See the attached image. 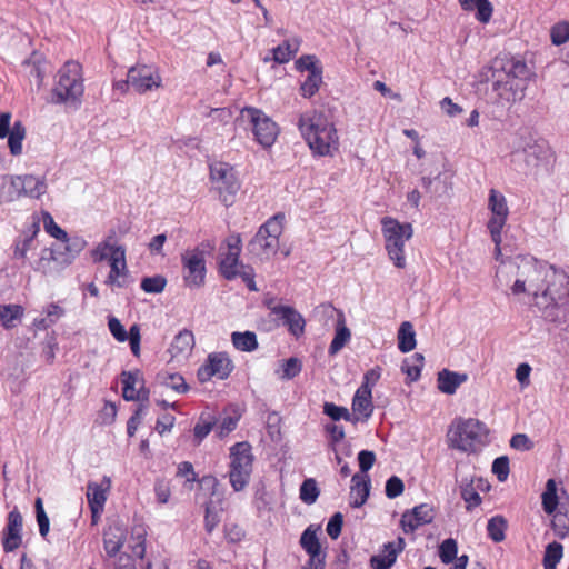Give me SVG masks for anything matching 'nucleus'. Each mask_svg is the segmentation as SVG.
<instances>
[{
	"label": "nucleus",
	"instance_id": "44",
	"mask_svg": "<svg viewBox=\"0 0 569 569\" xmlns=\"http://www.w3.org/2000/svg\"><path fill=\"white\" fill-rule=\"evenodd\" d=\"M563 557V547L560 542L553 541L547 545L543 553V569H556Z\"/></svg>",
	"mask_w": 569,
	"mask_h": 569
},
{
	"label": "nucleus",
	"instance_id": "51",
	"mask_svg": "<svg viewBox=\"0 0 569 569\" xmlns=\"http://www.w3.org/2000/svg\"><path fill=\"white\" fill-rule=\"evenodd\" d=\"M301 370V366L298 359L289 358L282 361L280 369L276 371L280 379H291L296 377Z\"/></svg>",
	"mask_w": 569,
	"mask_h": 569
},
{
	"label": "nucleus",
	"instance_id": "50",
	"mask_svg": "<svg viewBox=\"0 0 569 569\" xmlns=\"http://www.w3.org/2000/svg\"><path fill=\"white\" fill-rule=\"evenodd\" d=\"M43 228L47 233L57 240H67V232L61 229L53 220L52 216L48 211L42 212Z\"/></svg>",
	"mask_w": 569,
	"mask_h": 569
},
{
	"label": "nucleus",
	"instance_id": "13",
	"mask_svg": "<svg viewBox=\"0 0 569 569\" xmlns=\"http://www.w3.org/2000/svg\"><path fill=\"white\" fill-rule=\"evenodd\" d=\"M210 178L222 202L226 206L231 204L233 197L240 189L233 168L226 162H213L210 166Z\"/></svg>",
	"mask_w": 569,
	"mask_h": 569
},
{
	"label": "nucleus",
	"instance_id": "48",
	"mask_svg": "<svg viewBox=\"0 0 569 569\" xmlns=\"http://www.w3.org/2000/svg\"><path fill=\"white\" fill-rule=\"evenodd\" d=\"M318 496L319 490L317 487V481L312 478L306 479L300 487V499L307 505H312L316 502Z\"/></svg>",
	"mask_w": 569,
	"mask_h": 569
},
{
	"label": "nucleus",
	"instance_id": "19",
	"mask_svg": "<svg viewBox=\"0 0 569 569\" xmlns=\"http://www.w3.org/2000/svg\"><path fill=\"white\" fill-rule=\"evenodd\" d=\"M298 128L313 154H320V113L316 109L303 112Z\"/></svg>",
	"mask_w": 569,
	"mask_h": 569
},
{
	"label": "nucleus",
	"instance_id": "27",
	"mask_svg": "<svg viewBox=\"0 0 569 569\" xmlns=\"http://www.w3.org/2000/svg\"><path fill=\"white\" fill-rule=\"evenodd\" d=\"M194 347V336L192 331L183 329L174 336L170 345L169 352L172 358L184 360L187 359Z\"/></svg>",
	"mask_w": 569,
	"mask_h": 569
},
{
	"label": "nucleus",
	"instance_id": "41",
	"mask_svg": "<svg viewBox=\"0 0 569 569\" xmlns=\"http://www.w3.org/2000/svg\"><path fill=\"white\" fill-rule=\"evenodd\" d=\"M159 385L172 389L178 393H184L188 391V386L184 378L179 373L160 372L157 376Z\"/></svg>",
	"mask_w": 569,
	"mask_h": 569
},
{
	"label": "nucleus",
	"instance_id": "43",
	"mask_svg": "<svg viewBox=\"0 0 569 569\" xmlns=\"http://www.w3.org/2000/svg\"><path fill=\"white\" fill-rule=\"evenodd\" d=\"M322 133H326V137H322V151L323 156H333L339 149V137L337 134V130L332 124L322 126Z\"/></svg>",
	"mask_w": 569,
	"mask_h": 569
},
{
	"label": "nucleus",
	"instance_id": "23",
	"mask_svg": "<svg viewBox=\"0 0 569 569\" xmlns=\"http://www.w3.org/2000/svg\"><path fill=\"white\" fill-rule=\"evenodd\" d=\"M122 385V395L126 400H148L149 392L144 389L143 380L139 372H123Z\"/></svg>",
	"mask_w": 569,
	"mask_h": 569
},
{
	"label": "nucleus",
	"instance_id": "62",
	"mask_svg": "<svg viewBox=\"0 0 569 569\" xmlns=\"http://www.w3.org/2000/svg\"><path fill=\"white\" fill-rule=\"evenodd\" d=\"M176 418L173 415L170 413H163L161 415L154 426V430L160 435L163 436L167 432H170L174 426Z\"/></svg>",
	"mask_w": 569,
	"mask_h": 569
},
{
	"label": "nucleus",
	"instance_id": "55",
	"mask_svg": "<svg viewBox=\"0 0 569 569\" xmlns=\"http://www.w3.org/2000/svg\"><path fill=\"white\" fill-rule=\"evenodd\" d=\"M34 507H36L37 522L39 525V532L42 537H46L49 532L50 522H49V518L43 509V503H42L41 498L36 499Z\"/></svg>",
	"mask_w": 569,
	"mask_h": 569
},
{
	"label": "nucleus",
	"instance_id": "6",
	"mask_svg": "<svg viewBox=\"0 0 569 569\" xmlns=\"http://www.w3.org/2000/svg\"><path fill=\"white\" fill-rule=\"evenodd\" d=\"M240 236L232 234L228 237L226 242L220 247V272L228 280H233L237 277H240L249 290L257 291L258 288L256 287L253 270L240 262Z\"/></svg>",
	"mask_w": 569,
	"mask_h": 569
},
{
	"label": "nucleus",
	"instance_id": "60",
	"mask_svg": "<svg viewBox=\"0 0 569 569\" xmlns=\"http://www.w3.org/2000/svg\"><path fill=\"white\" fill-rule=\"evenodd\" d=\"M108 328L117 341L124 342L126 340H128L129 333H127L124 327L122 326L118 318L109 317Z\"/></svg>",
	"mask_w": 569,
	"mask_h": 569
},
{
	"label": "nucleus",
	"instance_id": "11",
	"mask_svg": "<svg viewBox=\"0 0 569 569\" xmlns=\"http://www.w3.org/2000/svg\"><path fill=\"white\" fill-rule=\"evenodd\" d=\"M7 188V194L1 198V202H10L20 197L40 199L48 190L47 179L34 174L13 176L10 178Z\"/></svg>",
	"mask_w": 569,
	"mask_h": 569
},
{
	"label": "nucleus",
	"instance_id": "16",
	"mask_svg": "<svg viewBox=\"0 0 569 569\" xmlns=\"http://www.w3.org/2000/svg\"><path fill=\"white\" fill-rule=\"evenodd\" d=\"M488 209L490 210L491 216L488 220L487 228L490 232L491 239L498 242L499 232H502L509 217V208L506 197L496 189H491L489 192Z\"/></svg>",
	"mask_w": 569,
	"mask_h": 569
},
{
	"label": "nucleus",
	"instance_id": "5",
	"mask_svg": "<svg viewBox=\"0 0 569 569\" xmlns=\"http://www.w3.org/2000/svg\"><path fill=\"white\" fill-rule=\"evenodd\" d=\"M543 511L551 516V528L555 536L565 539L569 535V496L563 487H559L555 479L546 482L541 495Z\"/></svg>",
	"mask_w": 569,
	"mask_h": 569
},
{
	"label": "nucleus",
	"instance_id": "18",
	"mask_svg": "<svg viewBox=\"0 0 569 569\" xmlns=\"http://www.w3.org/2000/svg\"><path fill=\"white\" fill-rule=\"evenodd\" d=\"M322 316L327 321L331 320L335 328V337L329 346V355L338 353L351 339V332L346 325V318L341 310L336 309L331 305L322 303Z\"/></svg>",
	"mask_w": 569,
	"mask_h": 569
},
{
	"label": "nucleus",
	"instance_id": "52",
	"mask_svg": "<svg viewBox=\"0 0 569 569\" xmlns=\"http://www.w3.org/2000/svg\"><path fill=\"white\" fill-rule=\"evenodd\" d=\"M167 280L162 276L148 277L142 279L141 289L147 293H160L164 290Z\"/></svg>",
	"mask_w": 569,
	"mask_h": 569
},
{
	"label": "nucleus",
	"instance_id": "8",
	"mask_svg": "<svg viewBox=\"0 0 569 569\" xmlns=\"http://www.w3.org/2000/svg\"><path fill=\"white\" fill-rule=\"evenodd\" d=\"M381 231L385 239V249L393 266L403 269L407 266L405 247L412 238L413 229L410 223L399 222L391 217L381 219Z\"/></svg>",
	"mask_w": 569,
	"mask_h": 569
},
{
	"label": "nucleus",
	"instance_id": "7",
	"mask_svg": "<svg viewBox=\"0 0 569 569\" xmlns=\"http://www.w3.org/2000/svg\"><path fill=\"white\" fill-rule=\"evenodd\" d=\"M488 430L481 421L468 418L456 419L447 433V441L450 448L461 452L473 453L483 443Z\"/></svg>",
	"mask_w": 569,
	"mask_h": 569
},
{
	"label": "nucleus",
	"instance_id": "39",
	"mask_svg": "<svg viewBox=\"0 0 569 569\" xmlns=\"http://www.w3.org/2000/svg\"><path fill=\"white\" fill-rule=\"evenodd\" d=\"M8 146L12 156L22 153V142L26 138V128L21 121H16L9 132Z\"/></svg>",
	"mask_w": 569,
	"mask_h": 569
},
{
	"label": "nucleus",
	"instance_id": "26",
	"mask_svg": "<svg viewBox=\"0 0 569 569\" xmlns=\"http://www.w3.org/2000/svg\"><path fill=\"white\" fill-rule=\"evenodd\" d=\"M272 313L283 321L289 331L298 337L305 330V319L302 316L289 306H274Z\"/></svg>",
	"mask_w": 569,
	"mask_h": 569
},
{
	"label": "nucleus",
	"instance_id": "4",
	"mask_svg": "<svg viewBox=\"0 0 569 569\" xmlns=\"http://www.w3.org/2000/svg\"><path fill=\"white\" fill-rule=\"evenodd\" d=\"M84 92L82 69L77 61L66 62L58 71L51 101L78 109Z\"/></svg>",
	"mask_w": 569,
	"mask_h": 569
},
{
	"label": "nucleus",
	"instance_id": "36",
	"mask_svg": "<svg viewBox=\"0 0 569 569\" xmlns=\"http://www.w3.org/2000/svg\"><path fill=\"white\" fill-rule=\"evenodd\" d=\"M300 48V40L292 38L283 41L272 50V60L278 63H287L298 52Z\"/></svg>",
	"mask_w": 569,
	"mask_h": 569
},
{
	"label": "nucleus",
	"instance_id": "17",
	"mask_svg": "<svg viewBox=\"0 0 569 569\" xmlns=\"http://www.w3.org/2000/svg\"><path fill=\"white\" fill-rule=\"evenodd\" d=\"M233 368V362L226 352H212L198 369L197 377L202 383L208 382L213 377L223 380L230 376Z\"/></svg>",
	"mask_w": 569,
	"mask_h": 569
},
{
	"label": "nucleus",
	"instance_id": "20",
	"mask_svg": "<svg viewBox=\"0 0 569 569\" xmlns=\"http://www.w3.org/2000/svg\"><path fill=\"white\" fill-rule=\"evenodd\" d=\"M110 272L106 283L118 288L128 284L129 269L126 260V248H116L109 258Z\"/></svg>",
	"mask_w": 569,
	"mask_h": 569
},
{
	"label": "nucleus",
	"instance_id": "57",
	"mask_svg": "<svg viewBox=\"0 0 569 569\" xmlns=\"http://www.w3.org/2000/svg\"><path fill=\"white\" fill-rule=\"evenodd\" d=\"M320 86V73L313 72V74H309L307 79L301 83V94L305 98H311L318 90Z\"/></svg>",
	"mask_w": 569,
	"mask_h": 569
},
{
	"label": "nucleus",
	"instance_id": "22",
	"mask_svg": "<svg viewBox=\"0 0 569 569\" xmlns=\"http://www.w3.org/2000/svg\"><path fill=\"white\" fill-rule=\"evenodd\" d=\"M22 516L17 508L11 510L8 515V523L6 528V535L2 541L3 549L6 552H11L19 548L22 541Z\"/></svg>",
	"mask_w": 569,
	"mask_h": 569
},
{
	"label": "nucleus",
	"instance_id": "32",
	"mask_svg": "<svg viewBox=\"0 0 569 569\" xmlns=\"http://www.w3.org/2000/svg\"><path fill=\"white\" fill-rule=\"evenodd\" d=\"M126 541V533L121 526L113 525L110 526L103 537V545L106 552L113 557L116 556L120 549L123 547Z\"/></svg>",
	"mask_w": 569,
	"mask_h": 569
},
{
	"label": "nucleus",
	"instance_id": "40",
	"mask_svg": "<svg viewBox=\"0 0 569 569\" xmlns=\"http://www.w3.org/2000/svg\"><path fill=\"white\" fill-rule=\"evenodd\" d=\"M416 347V333L409 321L401 323L398 331V348L402 352H409Z\"/></svg>",
	"mask_w": 569,
	"mask_h": 569
},
{
	"label": "nucleus",
	"instance_id": "29",
	"mask_svg": "<svg viewBox=\"0 0 569 569\" xmlns=\"http://www.w3.org/2000/svg\"><path fill=\"white\" fill-rule=\"evenodd\" d=\"M468 380L467 373L443 369L438 372V389L446 395H453L457 389Z\"/></svg>",
	"mask_w": 569,
	"mask_h": 569
},
{
	"label": "nucleus",
	"instance_id": "24",
	"mask_svg": "<svg viewBox=\"0 0 569 569\" xmlns=\"http://www.w3.org/2000/svg\"><path fill=\"white\" fill-rule=\"evenodd\" d=\"M63 249L60 246L56 247L57 263L67 267L73 262L79 253L87 247V241L82 237L69 238L61 240Z\"/></svg>",
	"mask_w": 569,
	"mask_h": 569
},
{
	"label": "nucleus",
	"instance_id": "10",
	"mask_svg": "<svg viewBox=\"0 0 569 569\" xmlns=\"http://www.w3.org/2000/svg\"><path fill=\"white\" fill-rule=\"evenodd\" d=\"M229 481L234 491H242L249 483L254 457L249 442H237L230 448Z\"/></svg>",
	"mask_w": 569,
	"mask_h": 569
},
{
	"label": "nucleus",
	"instance_id": "53",
	"mask_svg": "<svg viewBox=\"0 0 569 569\" xmlns=\"http://www.w3.org/2000/svg\"><path fill=\"white\" fill-rule=\"evenodd\" d=\"M457 542L453 539H446L439 547V557L443 563H450L457 559Z\"/></svg>",
	"mask_w": 569,
	"mask_h": 569
},
{
	"label": "nucleus",
	"instance_id": "15",
	"mask_svg": "<svg viewBox=\"0 0 569 569\" xmlns=\"http://www.w3.org/2000/svg\"><path fill=\"white\" fill-rule=\"evenodd\" d=\"M129 82L139 94L157 90L162 87V78L158 68L148 64H136L129 69Z\"/></svg>",
	"mask_w": 569,
	"mask_h": 569
},
{
	"label": "nucleus",
	"instance_id": "47",
	"mask_svg": "<svg viewBox=\"0 0 569 569\" xmlns=\"http://www.w3.org/2000/svg\"><path fill=\"white\" fill-rule=\"evenodd\" d=\"M52 262H57V252L54 248L52 249H43L41 251L39 260L34 264V269L37 271H41L44 274L51 273L53 271Z\"/></svg>",
	"mask_w": 569,
	"mask_h": 569
},
{
	"label": "nucleus",
	"instance_id": "49",
	"mask_svg": "<svg viewBox=\"0 0 569 569\" xmlns=\"http://www.w3.org/2000/svg\"><path fill=\"white\" fill-rule=\"evenodd\" d=\"M221 520V510L213 506V502L210 501L206 506V515H204V528L208 533H211Z\"/></svg>",
	"mask_w": 569,
	"mask_h": 569
},
{
	"label": "nucleus",
	"instance_id": "46",
	"mask_svg": "<svg viewBox=\"0 0 569 569\" xmlns=\"http://www.w3.org/2000/svg\"><path fill=\"white\" fill-rule=\"evenodd\" d=\"M423 366V356L415 353L410 359H406L401 366V370L411 379L417 380Z\"/></svg>",
	"mask_w": 569,
	"mask_h": 569
},
{
	"label": "nucleus",
	"instance_id": "30",
	"mask_svg": "<svg viewBox=\"0 0 569 569\" xmlns=\"http://www.w3.org/2000/svg\"><path fill=\"white\" fill-rule=\"evenodd\" d=\"M110 488L111 480L108 477H103L100 483L90 481L87 486V499L89 507L104 508Z\"/></svg>",
	"mask_w": 569,
	"mask_h": 569
},
{
	"label": "nucleus",
	"instance_id": "59",
	"mask_svg": "<svg viewBox=\"0 0 569 569\" xmlns=\"http://www.w3.org/2000/svg\"><path fill=\"white\" fill-rule=\"evenodd\" d=\"M492 472L499 481H506L509 476V459L506 456L496 458L492 463Z\"/></svg>",
	"mask_w": 569,
	"mask_h": 569
},
{
	"label": "nucleus",
	"instance_id": "34",
	"mask_svg": "<svg viewBox=\"0 0 569 569\" xmlns=\"http://www.w3.org/2000/svg\"><path fill=\"white\" fill-rule=\"evenodd\" d=\"M116 231L110 230L106 238L100 241L90 252L92 261L98 263L113 254L116 248H124L116 243Z\"/></svg>",
	"mask_w": 569,
	"mask_h": 569
},
{
	"label": "nucleus",
	"instance_id": "33",
	"mask_svg": "<svg viewBox=\"0 0 569 569\" xmlns=\"http://www.w3.org/2000/svg\"><path fill=\"white\" fill-rule=\"evenodd\" d=\"M320 526L310 525L300 537L301 548L309 555V559H319L320 538L318 531Z\"/></svg>",
	"mask_w": 569,
	"mask_h": 569
},
{
	"label": "nucleus",
	"instance_id": "42",
	"mask_svg": "<svg viewBox=\"0 0 569 569\" xmlns=\"http://www.w3.org/2000/svg\"><path fill=\"white\" fill-rule=\"evenodd\" d=\"M23 316V308L19 305H6L0 307V320L6 329L16 327V321Z\"/></svg>",
	"mask_w": 569,
	"mask_h": 569
},
{
	"label": "nucleus",
	"instance_id": "1",
	"mask_svg": "<svg viewBox=\"0 0 569 569\" xmlns=\"http://www.w3.org/2000/svg\"><path fill=\"white\" fill-rule=\"evenodd\" d=\"M517 279L511 287L515 296L527 293L533 306L549 322L569 319V276L532 257H518Z\"/></svg>",
	"mask_w": 569,
	"mask_h": 569
},
{
	"label": "nucleus",
	"instance_id": "56",
	"mask_svg": "<svg viewBox=\"0 0 569 569\" xmlns=\"http://www.w3.org/2000/svg\"><path fill=\"white\" fill-rule=\"evenodd\" d=\"M461 498L466 502L468 510L478 507L481 503V497L473 488L472 483H467L461 488Z\"/></svg>",
	"mask_w": 569,
	"mask_h": 569
},
{
	"label": "nucleus",
	"instance_id": "63",
	"mask_svg": "<svg viewBox=\"0 0 569 569\" xmlns=\"http://www.w3.org/2000/svg\"><path fill=\"white\" fill-rule=\"evenodd\" d=\"M343 525V516L340 512H336L327 523V533L332 538L337 539L341 533Z\"/></svg>",
	"mask_w": 569,
	"mask_h": 569
},
{
	"label": "nucleus",
	"instance_id": "45",
	"mask_svg": "<svg viewBox=\"0 0 569 569\" xmlns=\"http://www.w3.org/2000/svg\"><path fill=\"white\" fill-rule=\"evenodd\" d=\"M507 521L501 516H495L489 519L487 525L488 536L495 541L500 542L505 539Z\"/></svg>",
	"mask_w": 569,
	"mask_h": 569
},
{
	"label": "nucleus",
	"instance_id": "12",
	"mask_svg": "<svg viewBox=\"0 0 569 569\" xmlns=\"http://www.w3.org/2000/svg\"><path fill=\"white\" fill-rule=\"evenodd\" d=\"M240 122H248L258 143L262 147H271L279 133L278 126L264 112L259 109L247 107L240 112Z\"/></svg>",
	"mask_w": 569,
	"mask_h": 569
},
{
	"label": "nucleus",
	"instance_id": "2",
	"mask_svg": "<svg viewBox=\"0 0 569 569\" xmlns=\"http://www.w3.org/2000/svg\"><path fill=\"white\" fill-rule=\"evenodd\" d=\"M535 71L522 59L497 58L492 63V92L497 103L512 106L525 98Z\"/></svg>",
	"mask_w": 569,
	"mask_h": 569
},
{
	"label": "nucleus",
	"instance_id": "35",
	"mask_svg": "<svg viewBox=\"0 0 569 569\" xmlns=\"http://www.w3.org/2000/svg\"><path fill=\"white\" fill-rule=\"evenodd\" d=\"M465 11L476 10V19L481 23H488L492 17L493 7L489 0H459Z\"/></svg>",
	"mask_w": 569,
	"mask_h": 569
},
{
	"label": "nucleus",
	"instance_id": "58",
	"mask_svg": "<svg viewBox=\"0 0 569 569\" xmlns=\"http://www.w3.org/2000/svg\"><path fill=\"white\" fill-rule=\"evenodd\" d=\"M551 40L556 46L566 43L569 40V22H560L551 29Z\"/></svg>",
	"mask_w": 569,
	"mask_h": 569
},
{
	"label": "nucleus",
	"instance_id": "28",
	"mask_svg": "<svg viewBox=\"0 0 569 569\" xmlns=\"http://www.w3.org/2000/svg\"><path fill=\"white\" fill-rule=\"evenodd\" d=\"M370 491V479L367 475L356 473L351 479L349 505L352 508L361 507L368 499Z\"/></svg>",
	"mask_w": 569,
	"mask_h": 569
},
{
	"label": "nucleus",
	"instance_id": "3",
	"mask_svg": "<svg viewBox=\"0 0 569 569\" xmlns=\"http://www.w3.org/2000/svg\"><path fill=\"white\" fill-rule=\"evenodd\" d=\"M556 153L543 139H528L523 146L512 152V162L521 173L535 178L552 171Z\"/></svg>",
	"mask_w": 569,
	"mask_h": 569
},
{
	"label": "nucleus",
	"instance_id": "38",
	"mask_svg": "<svg viewBox=\"0 0 569 569\" xmlns=\"http://www.w3.org/2000/svg\"><path fill=\"white\" fill-rule=\"evenodd\" d=\"M231 341L237 350L243 352H252L258 348L257 335L253 331L239 332L234 331L231 333Z\"/></svg>",
	"mask_w": 569,
	"mask_h": 569
},
{
	"label": "nucleus",
	"instance_id": "61",
	"mask_svg": "<svg viewBox=\"0 0 569 569\" xmlns=\"http://www.w3.org/2000/svg\"><path fill=\"white\" fill-rule=\"evenodd\" d=\"M405 486L399 477L392 476L386 482V496L389 499H395L403 492Z\"/></svg>",
	"mask_w": 569,
	"mask_h": 569
},
{
	"label": "nucleus",
	"instance_id": "64",
	"mask_svg": "<svg viewBox=\"0 0 569 569\" xmlns=\"http://www.w3.org/2000/svg\"><path fill=\"white\" fill-rule=\"evenodd\" d=\"M238 420L237 417L232 416L223 417L217 426L218 436L222 438L233 431L237 428Z\"/></svg>",
	"mask_w": 569,
	"mask_h": 569
},
{
	"label": "nucleus",
	"instance_id": "21",
	"mask_svg": "<svg viewBox=\"0 0 569 569\" xmlns=\"http://www.w3.org/2000/svg\"><path fill=\"white\" fill-rule=\"evenodd\" d=\"M433 508L428 503H421L401 516V528L406 533H412L419 527L430 523L433 520Z\"/></svg>",
	"mask_w": 569,
	"mask_h": 569
},
{
	"label": "nucleus",
	"instance_id": "9",
	"mask_svg": "<svg viewBox=\"0 0 569 569\" xmlns=\"http://www.w3.org/2000/svg\"><path fill=\"white\" fill-rule=\"evenodd\" d=\"M284 214L269 218L248 243V251L260 260H269L279 248V238L283 231Z\"/></svg>",
	"mask_w": 569,
	"mask_h": 569
},
{
	"label": "nucleus",
	"instance_id": "37",
	"mask_svg": "<svg viewBox=\"0 0 569 569\" xmlns=\"http://www.w3.org/2000/svg\"><path fill=\"white\" fill-rule=\"evenodd\" d=\"M39 232V224L33 223L30 234H26L22 239L17 240L13 251L16 259H27L28 252L37 248L36 236Z\"/></svg>",
	"mask_w": 569,
	"mask_h": 569
},
{
	"label": "nucleus",
	"instance_id": "14",
	"mask_svg": "<svg viewBox=\"0 0 569 569\" xmlns=\"http://www.w3.org/2000/svg\"><path fill=\"white\" fill-rule=\"evenodd\" d=\"M182 279L191 289L201 288L206 282L204 251L200 248L188 249L181 254Z\"/></svg>",
	"mask_w": 569,
	"mask_h": 569
},
{
	"label": "nucleus",
	"instance_id": "25",
	"mask_svg": "<svg viewBox=\"0 0 569 569\" xmlns=\"http://www.w3.org/2000/svg\"><path fill=\"white\" fill-rule=\"evenodd\" d=\"M352 411L356 421L368 420L373 412L372 391L367 387H359L352 399Z\"/></svg>",
	"mask_w": 569,
	"mask_h": 569
},
{
	"label": "nucleus",
	"instance_id": "31",
	"mask_svg": "<svg viewBox=\"0 0 569 569\" xmlns=\"http://www.w3.org/2000/svg\"><path fill=\"white\" fill-rule=\"evenodd\" d=\"M405 547V541L402 538L398 539V548L392 542L385 545L383 551L381 555L373 556L371 558V566L375 569H389L397 559L398 552L401 551Z\"/></svg>",
	"mask_w": 569,
	"mask_h": 569
},
{
	"label": "nucleus",
	"instance_id": "54",
	"mask_svg": "<svg viewBox=\"0 0 569 569\" xmlns=\"http://www.w3.org/2000/svg\"><path fill=\"white\" fill-rule=\"evenodd\" d=\"M322 408L323 412L327 416H329L333 421H339L340 419H345L347 421L351 420V413L346 407H340L331 402H326Z\"/></svg>",
	"mask_w": 569,
	"mask_h": 569
}]
</instances>
